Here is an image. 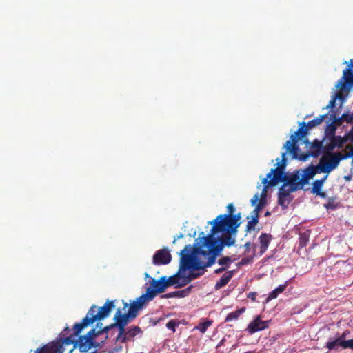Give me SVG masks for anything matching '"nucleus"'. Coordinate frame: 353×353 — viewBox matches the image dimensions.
<instances>
[{
	"instance_id": "56",
	"label": "nucleus",
	"mask_w": 353,
	"mask_h": 353,
	"mask_svg": "<svg viewBox=\"0 0 353 353\" xmlns=\"http://www.w3.org/2000/svg\"><path fill=\"white\" fill-rule=\"evenodd\" d=\"M350 141L352 143H353V138H352V139H350Z\"/></svg>"
},
{
	"instance_id": "7",
	"label": "nucleus",
	"mask_w": 353,
	"mask_h": 353,
	"mask_svg": "<svg viewBox=\"0 0 353 353\" xmlns=\"http://www.w3.org/2000/svg\"><path fill=\"white\" fill-rule=\"evenodd\" d=\"M353 87V59L350 60V63L348 68L343 70L342 77L338 81L336 88L339 90V92L336 94L328 103L325 109H332L335 106L336 99L343 100V91L348 92L351 88Z\"/></svg>"
},
{
	"instance_id": "32",
	"label": "nucleus",
	"mask_w": 353,
	"mask_h": 353,
	"mask_svg": "<svg viewBox=\"0 0 353 353\" xmlns=\"http://www.w3.org/2000/svg\"><path fill=\"white\" fill-rule=\"evenodd\" d=\"M329 139L330 141L333 142L335 147H337L339 148H342L344 143L347 141V138L341 137V136L333 135L330 137Z\"/></svg>"
},
{
	"instance_id": "30",
	"label": "nucleus",
	"mask_w": 353,
	"mask_h": 353,
	"mask_svg": "<svg viewBox=\"0 0 353 353\" xmlns=\"http://www.w3.org/2000/svg\"><path fill=\"white\" fill-rule=\"evenodd\" d=\"M287 284H282L278 286L276 288H275L274 290H272L268 295L267 298V301H270L272 299H276L278 295L281 293H282L286 288Z\"/></svg>"
},
{
	"instance_id": "46",
	"label": "nucleus",
	"mask_w": 353,
	"mask_h": 353,
	"mask_svg": "<svg viewBox=\"0 0 353 353\" xmlns=\"http://www.w3.org/2000/svg\"><path fill=\"white\" fill-rule=\"evenodd\" d=\"M257 296V293L255 292H250L248 294L247 297L252 301H255Z\"/></svg>"
},
{
	"instance_id": "33",
	"label": "nucleus",
	"mask_w": 353,
	"mask_h": 353,
	"mask_svg": "<svg viewBox=\"0 0 353 353\" xmlns=\"http://www.w3.org/2000/svg\"><path fill=\"white\" fill-rule=\"evenodd\" d=\"M259 215L251 214V220L247 223V225H246V231L247 232H250L255 229V226L259 223Z\"/></svg>"
},
{
	"instance_id": "40",
	"label": "nucleus",
	"mask_w": 353,
	"mask_h": 353,
	"mask_svg": "<svg viewBox=\"0 0 353 353\" xmlns=\"http://www.w3.org/2000/svg\"><path fill=\"white\" fill-rule=\"evenodd\" d=\"M341 119H342L343 122H346L347 123L353 124V113H343L341 116Z\"/></svg>"
},
{
	"instance_id": "13",
	"label": "nucleus",
	"mask_w": 353,
	"mask_h": 353,
	"mask_svg": "<svg viewBox=\"0 0 353 353\" xmlns=\"http://www.w3.org/2000/svg\"><path fill=\"white\" fill-rule=\"evenodd\" d=\"M327 115L328 114L321 115L307 123L304 121L299 123V128L292 135H296L298 139H303L307 134L308 130L321 124Z\"/></svg>"
},
{
	"instance_id": "1",
	"label": "nucleus",
	"mask_w": 353,
	"mask_h": 353,
	"mask_svg": "<svg viewBox=\"0 0 353 353\" xmlns=\"http://www.w3.org/2000/svg\"><path fill=\"white\" fill-rule=\"evenodd\" d=\"M196 242L193 247L190 244L186 245L184 249L181 250L179 271L202 270L201 272L204 273V269L211 266L207 265L210 254L207 252L201 236L196 239Z\"/></svg>"
},
{
	"instance_id": "12",
	"label": "nucleus",
	"mask_w": 353,
	"mask_h": 353,
	"mask_svg": "<svg viewBox=\"0 0 353 353\" xmlns=\"http://www.w3.org/2000/svg\"><path fill=\"white\" fill-rule=\"evenodd\" d=\"M301 139H298L296 137V135H291L290 140H288L285 142L283 145V148L286 150V152H288L292 159H299L301 161H306L310 157H311L310 151L305 153L299 154V152L300 151L299 146L297 144L299 140Z\"/></svg>"
},
{
	"instance_id": "19",
	"label": "nucleus",
	"mask_w": 353,
	"mask_h": 353,
	"mask_svg": "<svg viewBox=\"0 0 353 353\" xmlns=\"http://www.w3.org/2000/svg\"><path fill=\"white\" fill-rule=\"evenodd\" d=\"M317 173H321L318 169V165H310L303 170L301 169V178L303 184H307L309 180L312 179Z\"/></svg>"
},
{
	"instance_id": "11",
	"label": "nucleus",
	"mask_w": 353,
	"mask_h": 353,
	"mask_svg": "<svg viewBox=\"0 0 353 353\" xmlns=\"http://www.w3.org/2000/svg\"><path fill=\"white\" fill-rule=\"evenodd\" d=\"M117 300H108L102 307L92 305L89 310V315L94 321L103 320L110 316L111 311L116 307Z\"/></svg>"
},
{
	"instance_id": "16",
	"label": "nucleus",
	"mask_w": 353,
	"mask_h": 353,
	"mask_svg": "<svg viewBox=\"0 0 353 353\" xmlns=\"http://www.w3.org/2000/svg\"><path fill=\"white\" fill-rule=\"evenodd\" d=\"M172 259V256L167 248L157 250L152 259V263L156 265H167Z\"/></svg>"
},
{
	"instance_id": "42",
	"label": "nucleus",
	"mask_w": 353,
	"mask_h": 353,
	"mask_svg": "<svg viewBox=\"0 0 353 353\" xmlns=\"http://www.w3.org/2000/svg\"><path fill=\"white\" fill-rule=\"evenodd\" d=\"M179 325V323L176 320H170L166 324V327L172 330L173 332L176 331V327Z\"/></svg>"
},
{
	"instance_id": "10",
	"label": "nucleus",
	"mask_w": 353,
	"mask_h": 353,
	"mask_svg": "<svg viewBox=\"0 0 353 353\" xmlns=\"http://www.w3.org/2000/svg\"><path fill=\"white\" fill-rule=\"evenodd\" d=\"M342 153H330L328 155H323L319 161L318 169L321 173L329 174L336 168L341 160H343Z\"/></svg>"
},
{
	"instance_id": "23",
	"label": "nucleus",
	"mask_w": 353,
	"mask_h": 353,
	"mask_svg": "<svg viewBox=\"0 0 353 353\" xmlns=\"http://www.w3.org/2000/svg\"><path fill=\"white\" fill-rule=\"evenodd\" d=\"M142 332H142L141 327L139 326L132 325V326L129 327L127 329L126 334H125V337L127 338L126 342L128 341H130V340L133 341V338L134 336L141 334Z\"/></svg>"
},
{
	"instance_id": "39",
	"label": "nucleus",
	"mask_w": 353,
	"mask_h": 353,
	"mask_svg": "<svg viewBox=\"0 0 353 353\" xmlns=\"http://www.w3.org/2000/svg\"><path fill=\"white\" fill-rule=\"evenodd\" d=\"M335 148L336 147L334 145L333 142L330 141V143L323 147V155H328V154L332 153V151H333Z\"/></svg>"
},
{
	"instance_id": "53",
	"label": "nucleus",
	"mask_w": 353,
	"mask_h": 353,
	"mask_svg": "<svg viewBox=\"0 0 353 353\" xmlns=\"http://www.w3.org/2000/svg\"><path fill=\"white\" fill-rule=\"evenodd\" d=\"M145 278H148L149 280H150L151 277L149 276V274L147 272L145 273Z\"/></svg>"
},
{
	"instance_id": "50",
	"label": "nucleus",
	"mask_w": 353,
	"mask_h": 353,
	"mask_svg": "<svg viewBox=\"0 0 353 353\" xmlns=\"http://www.w3.org/2000/svg\"><path fill=\"white\" fill-rule=\"evenodd\" d=\"M314 194L319 196L321 198L327 197V194L325 192H323L322 190H320L319 192L315 193Z\"/></svg>"
},
{
	"instance_id": "48",
	"label": "nucleus",
	"mask_w": 353,
	"mask_h": 353,
	"mask_svg": "<svg viewBox=\"0 0 353 353\" xmlns=\"http://www.w3.org/2000/svg\"><path fill=\"white\" fill-rule=\"evenodd\" d=\"M226 270H227V266H225V267H221V268H219L218 269H216L214 270V273L218 274H220V273L225 271Z\"/></svg>"
},
{
	"instance_id": "3",
	"label": "nucleus",
	"mask_w": 353,
	"mask_h": 353,
	"mask_svg": "<svg viewBox=\"0 0 353 353\" xmlns=\"http://www.w3.org/2000/svg\"><path fill=\"white\" fill-rule=\"evenodd\" d=\"M123 302V308H117L113 319L114 322V327L118 328V335L116 341L121 343H126V325L139 315V312L142 310L132 301L128 304L124 301Z\"/></svg>"
},
{
	"instance_id": "49",
	"label": "nucleus",
	"mask_w": 353,
	"mask_h": 353,
	"mask_svg": "<svg viewBox=\"0 0 353 353\" xmlns=\"http://www.w3.org/2000/svg\"><path fill=\"white\" fill-rule=\"evenodd\" d=\"M337 337L342 341H345V339L346 337V332H343L342 334H337Z\"/></svg>"
},
{
	"instance_id": "18",
	"label": "nucleus",
	"mask_w": 353,
	"mask_h": 353,
	"mask_svg": "<svg viewBox=\"0 0 353 353\" xmlns=\"http://www.w3.org/2000/svg\"><path fill=\"white\" fill-rule=\"evenodd\" d=\"M63 344L62 341L52 343L51 345H44L41 348L36 350L35 353H63Z\"/></svg>"
},
{
	"instance_id": "27",
	"label": "nucleus",
	"mask_w": 353,
	"mask_h": 353,
	"mask_svg": "<svg viewBox=\"0 0 353 353\" xmlns=\"http://www.w3.org/2000/svg\"><path fill=\"white\" fill-rule=\"evenodd\" d=\"M295 191H296V189L288 185L286 183H283V184L279 189L278 195L290 197V193Z\"/></svg>"
},
{
	"instance_id": "37",
	"label": "nucleus",
	"mask_w": 353,
	"mask_h": 353,
	"mask_svg": "<svg viewBox=\"0 0 353 353\" xmlns=\"http://www.w3.org/2000/svg\"><path fill=\"white\" fill-rule=\"evenodd\" d=\"M309 241V234L307 232L301 233L299 235V246L305 247Z\"/></svg>"
},
{
	"instance_id": "29",
	"label": "nucleus",
	"mask_w": 353,
	"mask_h": 353,
	"mask_svg": "<svg viewBox=\"0 0 353 353\" xmlns=\"http://www.w3.org/2000/svg\"><path fill=\"white\" fill-rule=\"evenodd\" d=\"M327 174H326L323 178L321 179L316 180L312 183V193L315 194L320 190H321L323 183H325V180L327 178Z\"/></svg>"
},
{
	"instance_id": "9",
	"label": "nucleus",
	"mask_w": 353,
	"mask_h": 353,
	"mask_svg": "<svg viewBox=\"0 0 353 353\" xmlns=\"http://www.w3.org/2000/svg\"><path fill=\"white\" fill-rule=\"evenodd\" d=\"M94 323L92 318L88 312L80 323L74 325L72 330L66 327L61 333V341L65 345H72L74 342V339L78 336L81 332L88 325Z\"/></svg>"
},
{
	"instance_id": "6",
	"label": "nucleus",
	"mask_w": 353,
	"mask_h": 353,
	"mask_svg": "<svg viewBox=\"0 0 353 353\" xmlns=\"http://www.w3.org/2000/svg\"><path fill=\"white\" fill-rule=\"evenodd\" d=\"M95 329H91L86 334L79 336L78 339H74V342L72 344L73 347L70 350V353H72L75 348H78L82 353H87L92 347L100 348L108 339V336H104L103 339L100 341H97Z\"/></svg>"
},
{
	"instance_id": "45",
	"label": "nucleus",
	"mask_w": 353,
	"mask_h": 353,
	"mask_svg": "<svg viewBox=\"0 0 353 353\" xmlns=\"http://www.w3.org/2000/svg\"><path fill=\"white\" fill-rule=\"evenodd\" d=\"M347 148H350V151L347 154H342L343 159H347L348 157H353V147L352 146H347Z\"/></svg>"
},
{
	"instance_id": "41",
	"label": "nucleus",
	"mask_w": 353,
	"mask_h": 353,
	"mask_svg": "<svg viewBox=\"0 0 353 353\" xmlns=\"http://www.w3.org/2000/svg\"><path fill=\"white\" fill-rule=\"evenodd\" d=\"M330 119H332V123L336 128L341 126L343 123V120L341 119V117L337 118V117H336L335 114H330Z\"/></svg>"
},
{
	"instance_id": "54",
	"label": "nucleus",
	"mask_w": 353,
	"mask_h": 353,
	"mask_svg": "<svg viewBox=\"0 0 353 353\" xmlns=\"http://www.w3.org/2000/svg\"><path fill=\"white\" fill-rule=\"evenodd\" d=\"M241 263H242V264H245V263H246V261H245L244 259H243L241 260Z\"/></svg>"
},
{
	"instance_id": "55",
	"label": "nucleus",
	"mask_w": 353,
	"mask_h": 353,
	"mask_svg": "<svg viewBox=\"0 0 353 353\" xmlns=\"http://www.w3.org/2000/svg\"><path fill=\"white\" fill-rule=\"evenodd\" d=\"M269 214H270V212H267L265 213V216H268V215H269Z\"/></svg>"
},
{
	"instance_id": "51",
	"label": "nucleus",
	"mask_w": 353,
	"mask_h": 353,
	"mask_svg": "<svg viewBox=\"0 0 353 353\" xmlns=\"http://www.w3.org/2000/svg\"><path fill=\"white\" fill-rule=\"evenodd\" d=\"M346 138H347V139H348L349 140L353 138V126L352 127L350 132H348Z\"/></svg>"
},
{
	"instance_id": "38",
	"label": "nucleus",
	"mask_w": 353,
	"mask_h": 353,
	"mask_svg": "<svg viewBox=\"0 0 353 353\" xmlns=\"http://www.w3.org/2000/svg\"><path fill=\"white\" fill-rule=\"evenodd\" d=\"M233 262V260L230 256H223L218 260V263L222 267L227 266V268L230 266V263Z\"/></svg>"
},
{
	"instance_id": "31",
	"label": "nucleus",
	"mask_w": 353,
	"mask_h": 353,
	"mask_svg": "<svg viewBox=\"0 0 353 353\" xmlns=\"http://www.w3.org/2000/svg\"><path fill=\"white\" fill-rule=\"evenodd\" d=\"M245 311V307H241L234 312L229 313L225 319V322L232 321L233 320H236Z\"/></svg>"
},
{
	"instance_id": "43",
	"label": "nucleus",
	"mask_w": 353,
	"mask_h": 353,
	"mask_svg": "<svg viewBox=\"0 0 353 353\" xmlns=\"http://www.w3.org/2000/svg\"><path fill=\"white\" fill-rule=\"evenodd\" d=\"M264 203L262 199H261L259 203L256 205L255 209L251 212V214L253 215H259L260 210L263 208Z\"/></svg>"
},
{
	"instance_id": "2",
	"label": "nucleus",
	"mask_w": 353,
	"mask_h": 353,
	"mask_svg": "<svg viewBox=\"0 0 353 353\" xmlns=\"http://www.w3.org/2000/svg\"><path fill=\"white\" fill-rule=\"evenodd\" d=\"M236 232L228 231L214 232L212 226L207 236L204 235L203 232L199 234L202 238V242L206 247L207 252L210 254L207 265L214 264L217 256H219L224 247H230L234 245L236 242L234 236Z\"/></svg>"
},
{
	"instance_id": "28",
	"label": "nucleus",
	"mask_w": 353,
	"mask_h": 353,
	"mask_svg": "<svg viewBox=\"0 0 353 353\" xmlns=\"http://www.w3.org/2000/svg\"><path fill=\"white\" fill-rule=\"evenodd\" d=\"M343 341H341L337 336L335 339L330 338L327 342L326 343L325 347L328 350H334L339 347H342V343Z\"/></svg>"
},
{
	"instance_id": "8",
	"label": "nucleus",
	"mask_w": 353,
	"mask_h": 353,
	"mask_svg": "<svg viewBox=\"0 0 353 353\" xmlns=\"http://www.w3.org/2000/svg\"><path fill=\"white\" fill-rule=\"evenodd\" d=\"M286 152H283L281 155L282 159L281 161H279V159L277 158L276 161H277V168L274 169H271L270 172L267 174L266 178H263L262 180V183L264 185L261 196H265V193L269 187H272L276 185L279 182H281V179L282 177L286 174L284 172V170L286 167Z\"/></svg>"
},
{
	"instance_id": "5",
	"label": "nucleus",
	"mask_w": 353,
	"mask_h": 353,
	"mask_svg": "<svg viewBox=\"0 0 353 353\" xmlns=\"http://www.w3.org/2000/svg\"><path fill=\"white\" fill-rule=\"evenodd\" d=\"M149 284L150 286L146 288L145 293L132 301L142 310L150 301L153 300L158 293L163 292L167 288L165 281V276H161L159 279L150 278V280H149Z\"/></svg>"
},
{
	"instance_id": "44",
	"label": "nucleus",
	"mask_w": 353,
	"mask_h": 353,
	"mask_svg": "<svg viewBox=\"0 0 353 353\" xmlns=\"http://www.w3.org/2000/svg\"><path fill=\"white\" fill-rule=\"evenodd\" d=\"M342 347L343 349L350 348L353 350V339L345 341L342 343Z\"/></svg>"
},
{
	"instance_id": "22",
	"label": "nucleus",
	"mask_w": 353,
	"mask_h": 353,
	"mask_svg": "<svg viewBox=\"0 0 353 353\" xmlns=\"http://www.w3.org/2000/svg\"><path fill=\"white\" fill-rule=\"evenodd\" d=\"M103 323H97L95 329L96 336L97 337L99 336L100 335L105 334L108 336V332L112 330L113 328H114V323L105 326L104 327H102Z\"/></svg>"
},
{
	"instance_id": "15",
	"label": "nucleus",
	"mask_w": 353,
	"mask_h": 353,
	"mask_svg": "<svg viewBox=\"0 0 353 353\" xmlns=\"http://www.w3.org/2000/svg\"><path fill=\"white\" fill-rule=\"evenodd\" d=\"M281 182L286 183L296 190L302 189L305 185L302 182L301 169L296 170L291 174L286 173Z\"/></svg>"
},
{
	"instance_id": "36",
	"label": "nucleus",
	"mask_w": 353,
	"mask_h": 353,
	"mask_svg": "<svg viewBox=\"0 0 353 353\" xmlns=\"http://www.w3.org/2000/svg\"><path fill=\"white\" fill-rule=\"evenodd\" d=\"M323 207L327 210H334L339 207V204L335 202L334 198H329L327 203L323 205Z\"/></svg>"
},
{
	"instance_id": "34",
	"label": "nucleus",
	"mask_w": 353,
	"mask_h": 353,
	"mask_svg": "<svg viewBox=\"0 0 353 353\" xmlns=\"http://www.w3.org/2000/svg\"><path fill=\"white\" fill-rule=\"evenodd\" d=\"M336 127L331 122L326 125L325 129V134L327 137H330L333 135H335Z\"/></svg>"
},
{
	"instance_id": "26",
	"label": "nucleus",
	"mask_w": 353,
	"mask_h": 353,
	"mask_svg": "<svg viewBox=\"0 0 353 353\" xmlns=\"http://www.w3.org/2000/svg\"><path fill=\"white\" fill-rule=\"evenodd\" d=\"M213 323L212 320L207 319H201V322L198 324L197 326L194 327V329L198 330L202 334L205 333L208 328L210 327Z\"/></svg>"
},
{
	"instance_id": "25",
	"label": "nucleus",
	"mask_w": 353,
	"mask_h": 353,
	"mask_svg": "<svg viewBox=\"0 0 353 353\" xmlns=\"http://www.w3.org/2000/svg\"><path fill=\"white\" fill-rule=\"evenodd\" d=\"M191 286L187 288L185 290H179V291H175L172 292H170L168 294H165L162 296L163 298H172V297H184L190 291Z\"/></svg>"
},
{
	"instance_id": "52",
	"label": "nucleus",
	"mask_w": 353,
	"mask_h": 353,
	"mask_svg": "<svg viewBox=\"0 0 353 353\" xmlns=\"http://www.w3.org/2000/svg\"><path fill=\"white\" fill-rule=\"evenodd\" d=\"M245 247L246 248L247 250H249L250 249V242H247L245 244Z\"/></svg>"
},
{
	"instance_id": "17",
	"label": "nucleus",
	"mask_w": 353,
	"mask_h": 353,
	"mask_svg": "<svg viewBox=\"0 0 353 353\" xmlns=\"http://www.w3.org/2000/svg\"><path fill=\"white\" fill-rule=\"evenodd\" d=\"M269 321H262L259 316L250 322L247 327L248 332L252 334L258 331H261L268 327Z\"/></svg>"
},
{
	"instance_id": "35",
	"label": "nucleus",
	"mask_w": 353,
	"mask_h": 353,
	"mask_svg": "<svg viewBox=\"0 0 353 353\" xmlns=\"http://www.w3.org/2000/svg\"><path fill=\"white\" fill-rule=\"evenodd\" d=\"M290 201H291V199L290 197L278 195V203L283 208H287L288 205H289Z\"/></svg>"
},
{
	"instance_id": "21",
	"label": "nucleus",
	"mask_w": 353,
	"mask_h": 353,
	"mask_svg": "<svg viewBox=\"0 0 353 353\" xmlns=\"http://www.w3.org/2000/svg\"><path fill=\"white\" fill-rule=\"evenodd\" d=\"M323 141L317 139L314 140L310 146V154L312 157H317L321 152H323Z\"/></svg>"
},
{
	"instance_id": "4",
	"label": "nucleus",
	"mask_w": 353,
	"mask_h": 353,
	"mask_svg": "<svg viewBox=\"0 0 353 353\" xmlns=\"http://www.w3.org/2000/svg\"><path fill=\"white\" fill-rule=\"evenodd\" d=\"M227 214H219L216 219L208 223L213 225L214 232L220 231L237 232V229L241 224V214L240 212L234 214L235 208L232 203L227 205Z\"/></svg>"
},
{
	"instance_id": "24",
	"label": "nucleus",
	"mask_w": 353,
	"mask_h": 353,
	"mask_svg": "<svg viewBox=\"0 0 353 353\" xmlns=\"http://www.w3.org/2000/svg\"><path fill=\"white\" fill-rule=\"evenodd\" d=\"M272 236L270 234L262 233L259 236L260 249L262 253L265 252L269 245Z\"/></svg>"
},
{
	"instance_id": "57",
	"label": "nucleus",
	"mask_w": 353,
	"mask_h": 353,
	"mask_svg": "<svg viewBox=\"0 0 353 353\" xmlns=\"http://www.w3.org/2000/svg\"><path fill=\"white\" fill-rule=\"evenodd\" d=\"M183 236L182 234H181L179 238H182Z\"/></svg>"
},
{
	"instance_id": "14",
	"label": "nucleus",
	"mask_w": 353,
	"mask_h": 353,
	"mask_svg": "<svg viewBox=\"0 0 353 353\" xmlns=\"http://www.w3.org/2000/svg\"><path fill=\"white\" fill-rule=\"evenodd\" d=\"M203 274V272L190 273L188 276H182L179 274L167 278L165 276L166 288L177 285V287H183L189 283L192 279H196Z\"/></svg>"
},
{
	"instance_id": "47",
	"label": "nucleus",
	"mask_w": 353,
	"mask_h": 353,
	"mask_svg": "<svg viewBox=\"0 0 353 353\" xmlns=\"http://www.w3.org/2000/svg\"><path fill=\"white\" fill-rule=\"evenodd\" d=\"M259 201V196L258 194H256L252 199H251L250 202L252 205H254L256 204L257 201Z\"/></svg>"
},
{
	"instance_id": "20",
	"label": "nucleus",
	"mask_w": 353,
	"mask_h": 353,
	"mask_svg": "<svg viewBox=\"0 0 353 353\" xmlns=\"http://www.w3.org/2000/svg\"><path fill=\"white\" fill-rule=\"evenodd\" d=\"M234 272V270H231L227 271L225 273H224L221 277V279L216 282L215 285V288L216 290H219L226 285L233 276Z\"/></svg>"
}]
</instances>
